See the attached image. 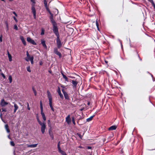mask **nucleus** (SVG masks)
I'll list each match as a JSON object with an SVG mask.
<instances>
[{"instance_id": "f257e3e1", "label": "nucleus", "mask_w": 155, "mask_h": 155, "mask_svg": "<svg viewBox=\"0 0 155 155\" xmlns=\"http://www.w3.org/2000/svg\"><path fill=\"white\" fill-rule=\"evenodd\" d=\"M47 96L49 101V105L50 107H52V97L49 91H47Z\"/></svg>"}, {"instance_id": "f03ea898", "label": "nucleus", "mask_w": 155, "mask_h": 155, "mask_svg": "<svg viewBox=\"0 0 155 155\" xmlns=\"http://www.w3.org/2000/svg\"><path fill=\"white\" fill-rule=\"evenodd\" d=\"M53 31L54 33L57 36V37H59L58 29L57 26L53 27Z\"/></svg>"}, {"instance_id": "7ed1b4c3", "label": "nucleus", "mask_w": 155, "mask_h": 155, "mask_svg": "<svg viewBox=\"0 0 155 155\" xmlns=\"http://www.w3.org/2000/svg\"><path fill=\"white\" fill-rule=\"evenodd\" d=\"M8 104V103L5 101L3 99H2L0 102V105L2 107H5V106Z\"/></svg>"}, {"instance_id": "20e7f679", "label": "nucleus", "mask_w": 155, "mask_h": 155, "mask_svg": "<svg viewBox=\"0 0 155 155\" xmlns=\"http://www.w3.org/2000/svg\"><path fill=\"white\" fill-rule=\"evenodd\" d=\"M57 45L58 48H60L61 46V43L59 39V37H57L56 38Z\"/></svg>"}, {"instance_id": "39448f33", "label": "nucleus", "mask_w": 155, "mask_h": 155, "mask_svg": "<svg viewBox=\"0 0 155 155\" xmlns=\"http://www.w3.org/2000/svg\"><path fill=\"white\" fill-rule=\"evenodd\" d=\"M27 41L30 43L34 45H36V43L35 42L34 40L31 39L30 38V37H28L27 38Z\"/></svg>"}, {"instance_id": "423d86ee", "label": "nucleus", "mask_w": 155, "mask_h": 155, "mask_svg": "<svg viewBox=\"0 0 155 155\" xmlns=\"http://www.w3.org/2000/svg\"><path fill=\"white\" fill-rule=\"evenodd\" d=\"M66 121L68 124H69L71 123V119L70 115H68L66 118Z\"/></svg>"}, {"instance_id": "0eeeda50", "label": "nucleus", "mask_w": 155, "mask_h": 155, "mask_svg": "<svg viewBox=\"0 0 155 155\" xmlns=\"http://www.w3.org/2000/svg\"><path fill=\"white\" fill-rule=\"evenodd\" d=\"M62 91L64 94L65 98L67 100L69 99V97L67 93L64 91V89H62Z\"/></svg>"}, {"instance_id": "6e6552de", "label": "nucleus", "mask_w": 155, "mask_h": 155, "mask_svg": "<svg viewBox=\"0 0 155 155\" xmlns=\"http://www.w3.org/2000/svg\"><path fill=\"white\" fill-rule=\"evenodd\" d=\"M46 126L45 124L41 126V131L43 134H44L45 132V130L46 129Z\"/></svg>"}, {"instance_id": "1a4fd4ad", "label": "nucleus", "mask_w": 155, "mask_h": 155, "mask_svg": "<svg viewBox=\"0 0 155 155\" xmlns=\"http://www.w3.org/2000/svg\"><path fill=\"white\" fill-rule=\"evenodd\" d=\"M13 103L14 104V107L15 108L14 110V113H15L16 112V110L18 109V105L15 103L14 102H13Z\"/></svg>"}, {"instance_id": "9d476101", "label": "nucleus", "mask_w": 155, "mask_h": 155, "mask_svg": "<svg viewBox=\"0 0 155 155\" xmlns=\"http://www.w3.org/2000/svg\"><path fill=\"white\" fill-rule=\"evenodd\" d=\"M38 145V143L35 144H31V145H27V146L28 147H31V148H35Z\"/></svg>"}, {"instance_id": "9b49d317", "label": "nucleus", "mask_w": 155, "mask_h": 155, "mask_svg": "<svg viewBox=\"0 0 155 155\" xmlns=\"http://www.w3.org/2000/svg\"><path fill=\"white\" fill-rule=\"evenodd\" d=\"M20 39L21 40L23 44L24 45H26V43L25 41V39L22 36H21L20 37Z\"/></svg>"}, {"instance_id": "f8f14e48", "label": "nucleus", "mask_w": 155, "mask_h": 155, "mask_svg": "<svg viewBox=\"0 0 155 155\" xmlns=\"http://www.w3.org/2000/svg\"><path fill=\"white\" fill-rule=\"evenodd\" d=\"M41 43L44 48H47V46L45 44V41L43 40H41Z\"/></svg>"}, {"instance_id": "ddd939ff", "label": "nucleus", "mask_w": 155, "mask_h": 155, "mask_svg": "<svg viewBox=\"0 0 155 155\" xmlns=\"http://www.w3.org/2000/svg\"><path fill=\"white\" fill-rule=\"evenodd\" d=\"M58 92L59 95L60 97L62 98H63V95L61 94L60 89L59 87L58 88Z\"/></svg>"}, {"instance_id": "4468645a", "label": "nucleus", "mask_w": 155, "mask_h": 155, "mask_svg": "<svg viewBox=\"0 0 155 155\" xmlns=\"http://www.w3.org/2000/svg\"><path fill=\"white\" fill-rule=\"evenodd\" d=\"M31 10L33 14L36 13L35 8L34 5H32L31 7Z\"/></svg>"}, {"instance_id": "2eb2a0df", "label": "nucleus", "mask_w": 155, "mask_h": 155, "mask_svg": "<svg viewBox=\"0 0 155 155\" xmlns=\"http://www.w3.org/2000/svg\"><path fill=\"white\" fill-rule=\"evenodd\" d=\"M7 52L8 57V58H9V61H11L12 60V56L10 54V53H9V52H8V51H7Z\"/></svg>"}, {"instance_id": "dca6fc26", "label": "nucleus", "mask_w": 155, "mask_h": 155, "mask_svg": "<svg viewBox=\"0 0 155 155\" xmlns=\"http://www.w3.org/2000/svg\"><path fill=\"white\" fill-rule=\"evenodd\" d=\"M117 128V127L115 126H112L110 127L108 129L109 130H115Z\"/></svg>"}, {"instance_id": "f3484780", "label": "nucleus", "mask_w": 155, "mask_h": 155, "mask_svg": "<svg viewBox=\"0 0 155 155\" xmlns=\"http://www.w3.org/2000/svg\"><path fill=\"white\" fill-rule=\"evenodd\" d=\"M44 3L45 5V8L47 9V10H48V6L47 5V2L46 0H44Z\"/></svg>"}, {"instance_id": "a211bd4d", "label": "nucleus", "mask_w": 155, "mask_h": 155, "mask_svg": "<svg viewBox=\"0 0 155 155\" xmlns=\"http://www.w3.org/2000/svg\"><path fill=\"white\" fill-rule=\"evenodd\" d=\"M41 114L42 115V118L44 121H45L46 120V117H45V114L43 112H41Z\"/></svg>"}, {"instance_id": "6ab92c4d", "label": "nucleus", "mask_w": 155, "mask_h": 155, "mask_svg": "<svg viewBox=\"0 0 155 155\" xmlns=\"http://www.w3.org/2000/svg\"><path fill=\"white\" fill-rule=\"evenodd\" d=\"M72 84L74 85V87H75L77 85V84H78V82L75 81L73 80L72 81Z\"/></svg>"}, {"instance_id": "aec40b11", "label": "nucleus", "mask_w": 155, "mask_h": 155, "mask_svg": "<svg viewBox=\"0 0 155 155\" xmlns=\"http://www.w3.org/2000/svg\"><path fill=\"white\" fill-rule=\"evenodd\" d=\"M38 123L41 126H43V125H45V124H46V123L45 121H43V122H42L40 120L39 121H38Z\"/></svg>"}, {"instance_id": "412c9836", "label": "nucleus", "mask_w": 155, "mask_h": 155, "mask_svg": "<svg viewBox=\"0 0 155 155\" xmlns=\"http://www.w3.org/2000/svg\"><path fill=\"white\" fill-rule=\"evenodd\" d=\"M5 128L7 132L8 133H9L10 131V130L9 129L8 126L7 124H6L5 125Z\"/></svg>"}, {"instance_id": "4be33fe9", "label": "nucleus", "mask_w": 155, "mask_h": 155, "mask_svg": "<svg viewBox=\"0 0 155 155\" xmlns=\"http://www.w3.org/2000/svg\"><path fill=\"white\" fill-rule=\"evenodd\" d=\"M59 152L63 155H66V154L65 152L61 149L58 150Z\"/></svg>"}, {"instance_id": "5701e85b", "label": "nucleus", "mask_w": 155, "mask_h": 155, "mask_svg": "<svg viewBox=\"0 0 155 155\" xmlns=\"http://www.w3.org/2000/svg\"><path fill=\"white\" fill-rule=\"evenodd\" d=\"M63 78L65 79L66 81H68V78L63 73H61Z\"/></svg>"}, {"instance_id": "b1692460", "label": "nucleus", "mask_w": 155, "mask_h": 155, "mask_svg": "<svg viewBox=\"0 0 155 155\" xmlns=\"http://www.w3.org/2000/svg\"><path fill=\"white\" fill-rule=\"evenodd\" d=\"M51 23L53 25V27L56 26V23L55 22V21L54 20H53L52 19H51Z\"/></svg>"}, {"instance_id": "393cba45", "label": "nucleus", "mask_w": 155, "mask_h": 155, "mask_svg": "<svg viewBox=\"0 0 155 155\" xmlns=\"http://www.w3.org/2000/svg\"><path fill=\"white\" fill-rule=\"evenodd\" d=\"M93 117H94V116H91L90 117L87 118V122H89V121H91V120H92Z\"/></svg>"}, {"instance_id": "a878e982", "label": "nucleus", "mask_w": 155, "mask_h": 155, "mask_svg": "<svg viewBox=\"0 0 155 155\" xmlns=\"http://www.w3.org/2000/svg\"><path fill=\"white\" fill-rule=\"evenodd\" d=\"M33 59L34 57L33 56H32L30 58V61H31V62L32 64H33Z\"/></svg>"}, {"instance_id": "bb28decb", "label": "nucleus", "mask_w": 155, "mask_h": 155, "mask_svg": "<svg viewBox=\"0 0 155 155\" xmlns=\"http://www.w3.org/2000/svg\"><path fill=\"white\" fill-rule=\"evenodd\" d=\"M31 57L30 56H29V57H28L27 56V57L25 58V60L27 61H28L29 60H30V58H31Z\"/></svg>"}, {"instance_id": "cd10ccee", "label": "nucleus", "mask_w": 155, "mask_h": 155, "mask_svg": "<svg viewBox=\"0 0 155 155\" xmlns=\"http://www.w3.org/2000/svg\"><path fill=\"white\" fill-rule=\"evenodd\" d=\"M49 135H50V137H51V138L52 139H54V136H53V135L51 133V132L49 130Z\"/></svg>"}, {"instance_id": "c85d7f7f", "label": "nucleus", "mask_w": 155, "mask_h": 155, "mask_svg": "<svg viewBox=\"0 0 155 155\" xmlns=\"http://www.w3.org/2000/svg\"><path fill=\"white\" fill-rule=\"evenodd\" d=\"M8 79H9V82H10V83H11L12 82V77L11 76V75H10L9 76Z\"/></svg>"}, {"instance_id": "c756f323", "label": "nucleus", "mask_w": 155, "mask_h": 155, "mask_svg": "<svg viewBox=\"0 0 155 155\" xmlns=\"http://www.w3.org/2000/svg\"><path fill=\"white\" fill-rule=\"evenodd\" d=\"M32 90H33V91L35 95V96H36L37 95L36 91V90H35V89L34 87H32Z\"/></svg>"}, {"instance_id": "7c9ffc66", "label": "nucleus", "mask_w": 155, "mask_h": 155, "mask_svg": "<svg viewBox=\"0 0 155 155\" xmlns=\"http://www.w3.org/2000/svg\"><path fill=\"white\" fill-rule=\"evenodd\" d=\"M72 122H73V124L74 125H75V120H74V117H72Z\"/></svg>"}, {"instance_id": "2f4dec72", "label": "nucleus", "mask_w": 155, "mask_h": 155, "mask_svg": "<svg viewBox=\"0 0 155 155\" xmlns=\"http://www.w3.org/2000/svg\"><path fill=\"white\" fill-rule=\"evenodd\" d=\"M56 54L58 55L60 57H61V53L58 51L57 53H56Z\"/></svg>"}, {"instance_id": "473e14b6", "label": "nucleus", "mask_w": 155, "mask_h": 155, "mask_svg": "<svg viewBox=\"0 0 155 155\" xmlns=\"http://www.w3.org/2000/svg\"><path fill=\"white\" fill-rule=\"evenodd\" d=\"M150 2H151L152 4L154 7V8H155V4H154V2H153V0H151V1H150Z\"/></svg>"}, {"instance_id": "72a5a7b5", "label": "nucleus", "mask_w": 155, "mask_h": 155, "mask_svg": "<svg viewBox=\"0 0 155 155\" xmlns=\"http://www.w3.org/2000/svg\"><path fill=\"white\" fill-rule=\"evenodd\" d=\"M27 70L28 71L31 72V70L29 66H28L27 67Z\"/></svg>"}, {"instance_id": "f704fd0d", "label": "nucleus", "mask_w": 155, "mask_h": 155, "mask_svg": "<svg viewBox=\"0 0 155 155\" xmlns=\"http://www.w3.org/2000/svg\"><path fill=\"white\" fill-rule=\"evenodd\" d=\"M58 52V51L57 49L56 48H55L54 49V52L55 54H56V53H57Z\"/></svg>"}, {"instance_id": "c9c22d12", "label": "nucleus", "mask_w": 155, "mask_h": 155, "mask_svg": "<svg viewBox=\"0 0 155 155\" xmlns=\"http://www.w3.org/2000/svg\"><path fill=\"white\" fill-rule=\"evenodd\" d=\"M44 34V30L43 28H42L41 29V35H43Z\"/></svg>"}, {"instance_id": "e433bc0d", "label": "nucleus", "mask_w": 155, "mask_h": 155, "mask_svg": "<svg viewBox=\"0 0 155 155\" xmlns=\"http://www.w3.org/2000/svg\"><path fill=\"white\" fill-rule=\"evenodd\" d=\"M10 144L12 146H15V145L14 142L12 141H11L10 142Z\"/></svg>"}, {"instance_id": "4c0bfd02", "label": "nucleus", "mask_w": 155, "mask_h": 155, "mask_svg": "<svg viewBox=\"0 0 155 155\" xmlns=\"http://www.w3.org/2000/svg\"><path fill=\"white\" fill-rule=\"evenodd\" d=\"M58 150H59V149H61V148H60V142H59V143L58 144Z\"/></svg>"}, {"instance_id": "58836bf2", "label": "nucleus", "mask_w": 155, "mask_h": 155, "mask_svg": "<svg viewBox=\"0 0 155 155\" xmlns=\"http://www.w3.org/2000/svg\"><path fill=\"white\" fill-rule=\"evenodd\" d=\"M14 28L16 30H18V27L16 25H14Z\"/></svg>"}, {"instance_id": "ea45409f", "label": "nucleus", "mask_w": 155, "mask_h": 155, "mask_svg": "<svg viewBox=\"0 0 155 155\" xmlns=\"http://www.w3.org/2000/svg\"><path fill=\"white\" fill-rule=\"evenodd\" d=\"M31 1L33 3L32 5H35V0H31Z\"/></svg>"}, {"instance_id": "a19ab883", "label": "nucleus", "mask_w": 155, "mask_h": 155, "mask_svg": "<svg viewBox=\"0 0 155 155\" xmlns=\"http://www.w3.org/2000/svg\"><path fill=\"white\" fill-rule=\"evenodd\" d=\"M40 108H41V112H43V106H40Z\"/></svg>"}, {"instance_id": "79ce46f5", "label": "nucleus", "mask_w": 155, "mask_h": 155, "mask_svg": "<svg viewBox=\"0 0 155 155\" xmlns=\"http://www.w3.org/2000/svg\"><path fill=\"white\" fill-rule=\"evenodd\" d=\"M6 26L7 30H8V25L7 22L6 23Z\"/></svg>"}, {"instance_id": "37998d69", "label": "nucleus", "mask_w": 155, "mask_h": 155, "mask_svg": "<svg viewBox=\"0 0 155 155\" xmlns=\"http://www.w3.org/2000/svg\"><path fill=\"white\" fill-rule=\"evenodd\" d=\"M1 75H2L3 78L4 79L5 78V75L3 73H1Z\"/></svg>"}, {"instance_id": "c03bdc74", "label": "nucleus", "mask_w": 155, "mask_h": 155, "mask_svg": "<svg viewBox=\"0 0 155 155\" xmlns=\"http://www.w3.org/2000/svg\"><path fill=\"white\" fill-rule=\"evenodd\" d=\"M2 35H1V36L0 37V41L1 42H2Z\"/></svg>"}, {"instance_id": "a18cd8bd", "label": "nucleus", "mask_w": 155, "mask_h": 155, "mask_svg": "<svg viewBox=\"0 0 155 155\" xmlns=\"http://www.w3.org/2000/svg\"><path fill=\"white\" fill-rule=\"evenodd\" d=\"M96 25L98 29V24L97 21H96Z\"/></svg>"}, {"instance_id": "49530a36", "label": "nucleus", "mask_w": 155, "mask_h": 155, "mask_svg": "<svg viewBox=\"0 0 155 155\" xmlns=\"http://www.w3.org/2000/svg\"><path fill=\"white\" fill-rule=\"evenodd\" d=\"M2 111H7L6 109L5 108H2Z\"/></svg>"}, {"instance_id": "de8ad7c7", "label": "nucleus", "mask_w": 155, "mask_h": 155, "mask_svg": "<svg viewBox=\"0 0 155 155\" xmlns=\"http://www.w3.org/2000/svg\"><path fill=\"white\" fill-rule=\"evenodd\" d=\"M13 18L14 20L16 22H17L18 20L15 17H13Z\"/></svg>"}, {"instance_id": "09e8293b", "label": "nucleus", "mask_w": 155, "mask_h": 155, "mask_svg": "<svg viewBox=\"0 0 155 155\" xmlns=\"http://www.w3.org/2000/svg\"><path fill=\"white\" fill-rule=\"evenodd\" d=\"M26 55H27V56L28 57H29V56H30L28 51H27L26 52Z\"/></svg>"}, {"instance_id": "8fccbe9b", "label": "nucleus", "mask_w": 155, "mask_h": 155, "mask_svg": "<svg viewBox=\"0 0 155 155\" xmlns=\"http://www.w3.org/2000/svg\"><path fill=\"white\" fill-rule=\"evenodd\" d=\"M36 13L33 14V16H34V18H35H35H36Z\"/></svg>"}, {"instance_id": "3c124183", "label": "nucleus", "mask_w": 155, "mask_h": 155, "mask_svg": "<svg viewBox=\"0 0 155 155\" xmlns=\"http://www.w3.org/2000/svg\"><path fill=\"white\" fill-rule=\"evenodd\" d=\"M13 13L16 16H17V15L15 12H13Z\"/></svg>"}, {"instance_id": "603ef678", "label": "nucleus", "mask_w": 155, "mask_h": 155, "mask_svg": "<svg viewBox=\"0 0 155 155\" xmlns=\"http://www.w3.org/2000/svg\"><path fill=\"white\" fill-rule=\"evenodd\" d=\"M37 120L38 121H39L40 120L38 116H37Z\"/></svg>"}, {"instance_id": "864d4df0", "label": "nucleus", "mask_w": 155, "mask_h": 155, "mask_svg": "<svg viewBox=\"0 0 155 155\" xmlns=\"http://www.w3.org/2000/svg\"><path fill=\"white\" fill-rule=\"evenodd\" d=\"M51 108V110L53 111H54V108L53 107H50Z\"/></svg>"}, {"instance_id": "5fc2aeb1", "label": "nucleus", "mask_w": 155, "mask_h": 155, "mask_svg": "<svg viewBox=\"0 0 155 155\" xmlns=\"http://www.w3.org/2000/svg\"><path fill=\"white\" fill-rule=\"evenodd\" d=\"M27 106H28V110H30V108L29 107V105H28V103Z\"/></svg>"}, {"instance_id": "6e6d98bb", "label": "nucleus", "mask_w": 155, "mask_h": 155, "mask_svg": "<svg viewBox=\"0 0 155 155\" xmlns=\"http://www.w3.org/2000/svg\"><path fill=\"white\" fill-rule=\"evenodd\" d=\"M43 64V63L41 61H40V62H39V64L40 65H42Z\"/></svg>"}, {"instance_id": "4d7b16f0", "label": "nucleus", "mask_w": 155, "mask_h": 155, "mask_svg": "<svg viewBox=\"0 0 155 155\" xmlns=\"http://www.w3.org/2000/svg\"><path fill=\"white\" fill-rule=\"evenodd\" d=\"M78 136L80 137V138H82V136L79 134H78Z\"/></svg>"}, {"instance_id": "13d9d810", "label": "nucleus", "mask_w": 155, "mask_h": 155, "mask_svg": "<svg viewBox=\"0 0 155 155\" xmlns=\"http://www.w3.org/2000/svg\"><path fill=\"white\" fill-rule=\"evenodd\" d=\"M87 148L88 149H91V147L88 146V147H87Z\"/></svg>"}, {"instance_id": "bf43d9fd", "label": "nucleus", "mask_w": 155, "mask_h": 155, "mask_svg": "<svg viewBox=\"0 0 155 155\" xmlns=\"http://www.w3.org/2000/svg\"><path fill=\"white\" fill-rule=\"evenodd\" d=\"M40 106H42V104L41 101L40 102Z\"/></svg>"}, {"instance_id": "052dcab7", "label": "nucleus", "mask_w": 155, "mask_h": 155, "mask_svg": "<svg viewBox=\"0 0 155 155\" xmlns=\"http://www.w3.org/2000/svg\"><path fill=\"white\" fill-rule=\"evenodd\" d=\"M78 148H83V147L82 146H78Z\"/></svg>"}, {"instance_id": "680f3d73", "label": "nucleus", "mask_w": 155, "mask_h": 155, "mask_svg": "<svg viewBox=\"0 0 155 155\" xmlns=\"http://www.w3.org/2000/svg\"><path fill=\"white\" fill-rule=\"evenodd\" d=\"M8 138H9V139H11V138H10V136H9V135H8Z\"/></svg>"}, {"instance_id": "e2e57ef3", "label": "nucleus", "mask_w": 155, "mask_h": 155, "mask_svg": "<svg viewBox=\"0 0 155 155\" xmlns=\"http://www.w3.org/2000/svg\"><path fill=\"white\" fill-rule=\"evenodd\" d=\"M0 116L1 117V118L2 117V114L1 113Z\"/></svg>"}, {"instance_id": "0e129e2a", "label": "nucleus", "mask_w": 155, "mask_h": 155, "mask_svg": "<svg viewBox=\"0 0 155 155\" xmlns=\"http://www.w3.org/2000/svg\"><path fill=\"white\" fill-rule=\"evenodd\" d=\"M49 72L50 73H51V71H49Z\"/></svg>"}, {"instance_id": "69168bd1", "label": "nucleus", "mask_w": 155, "mask_h": 155, "mask_svg": "<svg viewBox=\"0 0 155 155\" xmlns=\"http://www.w3.org/2000/svg\"><path fill=\"white\" fill-rule=\"evenodd\" d=\"M148 1H149L150 2L151 1V0H148Z\"/></svg>"}, {"instance_id": "338daca9", "label": "nucleus", "mask_w": 155, "mask_h": 155, "mask_svg": "<svg viewBox=\"0 0 155 155\" xmlns=\"http://www.w3.org/2000/svg\"><path fill=\"white\" fill-rule=\"evenodd\" d=\"M90 104V103H89V102H88V104Z\"/></svg>"}, {"instance_id": "774afa93", "label": "nucleus", "mask_w": 155, "mask_h": 155, "mask_svg": "<svg viewBox=\"0 0 155 155\" xmlns=\"http://www.w3.org/2000/svg\"><path fill=\"white\" fill-rule=\"evenodd\" d=\"M105 62L106 63H107V61H105Z\"/></svg>"}]
</instances>
